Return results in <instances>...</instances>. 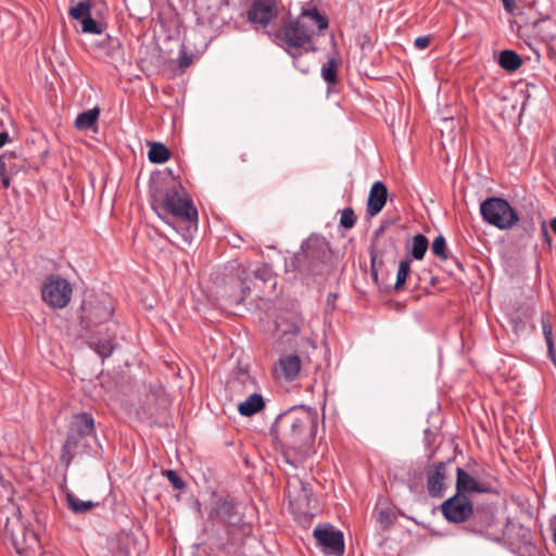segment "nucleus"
<instances>
[{
  "label": "nucleus",
  "instance_id": "1",
  "mask_svg": "<svg viewBox=\"0 0 556 556\" xmlns=\"http://www.w3.org/2000/svg\"><path fill=\"white\" fill-rule=\"evenodd\" d=\"M317 426L313 408L295 406L278 415L270 431L287 464L296 468L313 454Z\"/></svg>",
  "mask_w": 556,
  "mask_h": 556
},
{
  "label": "nucleus",
  "instance_id": "2",
  "mask_svg": "<svg viewBox=\"0 0 556 556\" xmlns=\"http://www.w3.org/2000/svg\"><path fill=\"white\" fill-rule=\"evenodd\" d=\"M306 20L316 25L318 30L328 27L327 17L321 15L316 8L304 10L298 18L286 21L281 28L271 35L274 41L278 46L315 51L313 31L309 29Z\"/></svg>",
  "mask_w": 556,
  "mask_h": 556
},
{
  "label": "nucleus",
  "instance_id": "3",
  "mask_svg": "<svg viewBox=\"0 0 556 556\" xmlns=\"http://www.w3.org/2000/svg\"><path fill=\"white\" fill-rule=\"evenodd\" d=\"M151 198L155 210L161 207L188 223L190 227L197 228L198 210L180 184L166 185L163 181H156L151 187Z\"/></svg>",
  "mask_w": 556,
  "mask_h": 556
},
{
  "label": "nucleus",
  "instance_id": "4",
  "mask_svg": "<svg viewBox=\"0 0 556 556\" xmlns=\"http://www.w3.org/2000/svg\"><path fill=\"white\" fill-rule=\"evenodd\" d=\"M90 439H97L94 419L91 414L73 415L68 424L66 440L61 450V463L67 467L77 454L87 453L90 450Z\"/></svg>",
  "mask_w": 556,
  "mask_h": 556
},
{
  "label": "nucleus",
  "instance_id": "5",
  "mask_svg": "<svg viewBox=\"0 0 556 556\" xmlns=\"http://www.w3.org/2000/svg\"><path fill=\"white\" fill-rule=\"evenodd\" d=\"M482 218L498 229H510L519 220L511 205L502 198H489L480 204Z\"/></svg>",
  "mask_w": 556,
  "mask_h": 556
},
{
  "label": "nucleus",
  "instance_id": "6",
  "mask_svg": "<svg viewBox=\"0 0 556 556\" xmlns=\"http://www.w3.org/2000/svg\"><path fill=\"white\" fill-rule=\"evenodd\" d=\"M72 287L59 276L48 277L41 288V298L52 308H64L71 301Z\"/></svg>",
  "mask_w": 556,
  "mask_h": 556
},
{
  "label": "nucleus",
  "instance_id": "7",
  "mask_svg": "<svg viewBox=\"0 0 556 556\" xmlns=\"http://www.w3.org/2000/svg\"><path fill=\"white\" fill-rule=\"evenodd\" d=\"M286 495L289 500V505L295 514H309L313 496L309 483L303 482L298 477H291L287 482Z\"/></svg>",
  "mask_w": 556,
  "mask_h": 556
},
{
  "label": "nucleus",
  "instance_id": "8",
  "mask_svg": "<svg viewBox=\"0 0 556 556\" xmlns=\"http://www.w3.org/2000/svg\"><path fill=\"white\" fill-rule=\"evenodd\" d=\"M313 535L317 544L326 552L336 556L344 554L343 533L333 526L329 523L319 525L313 530Z\"/></svg>",
  "mask_w": 556,
  "mask_h": 556
},
{
  "label": "nucleus",
  "instance_id": "9",
  "mask_svg": "<svg viewBox=\"0 0 556 556\" xmlns=\"http://www.w3.org/2000/svg\"><path fill=\"white\" fill-rule=\"evenodd\" d=\"M441 510L448 521L460 523L473 515V505L467 495L456 493L443 502Z\"/></svg>",
  "mask_w": 556,
  "mask_h": 556
},
{
  "label": "nucleus",
  "instance_id": "10",
  "mask_svg": "<svg viewBox=\"0 0 556 556\" xmlns=\"http://www.w3.org/2000/svg\"><path fill=\"white\" fill-rule=\"evenodd\" d=\"M207 517L213 522H222L227 526H236L241 521L235 504L226 498H216L211 502Z\"/></svg>",
  "mask_w": 556,
  "mask_h": 556
},
{
  "label": "nucleus",
  "instance_id": "11",
  "mask_svg": "<svg viewBox=\"0 0 556 556\" xmlns=\"http://www.w3.org/2000/svg\"><path fill=\"white\" fill-rule=\"evenodd\" d=\"M456 493L467 495L469 493H491L494 485L491 480L472 477L463 468L456 470Z\"/></svg>",
  "mask_w": 556,
  "mask_h": 556
},
{
  "label": "nucleus",
  "instance_id": "12",
  "mask_svg": "<svg viewBox=\"0 0 556 556\" xmlns=\"http://www.w3.org/2000/svg\"><path fill=\"white\" fill-rule=\"evenodd\" d=\"M277 15L275 0H252L247 11V18L251 24L266 27Z\"/></svg>",
  "mask_w": 556,
  "mask_h": 556
},
{
  "label": "nucleus",
  "instance_id": "13",
  "mask_svg": "<svg viewBox=\"0 0 556 556\" xmlns=\"http://www.w3.org/2000/svg\"><path fill=\"white\" fill-rule=\"evenodd\" d=\"M301 369V359L298 355L281 356L274 367V376L276 379L292 381Z\"/></svg>",
  "mask_w": 556,
  "mask_h": 556
},
{
  "label": "nucleus",
  "instance_id": "14",
  "mask_svg": "<svg viewBox=\"0 0 556 556\" xmlns=\"http://www.w3.org/2000/svg\"><path fill=\"white\" fill-rule=\"evenodd\" d=\"M445 467L446 464L440 462L438 464L432 465L427 472V490L431 496H442V492L444 490L443 481L446 476Z\"/></svg>",
  "mask_w": 556,
  "mask_h": 556
},
{
  "label": "nucleus",
  "instance_id": "15",
  "mask_svg": "<svg viewBox=\"0 0 556 556\" xmlns=\"http://www.w3.org/2000/svg\"><path fill=\"white\" fill-rule=\"evenodd\" d=\"M388 190L382 181H376L370 188L366 212L369 216H375L381 212L386 205Z\"/></svg>",
  "mask_w": 556,
  "mask_h": 556
},
{
  "label": "nucleus",
  "instance_id": "16",
  "mask_svg": "<svg viewBox=\"0 0 556 556\" xmlns=\"http://www.w3.org/2000/svg\"><path fill=\"white\" fill-rule=\"evenodd\" d=\"M23 167V161L14 152L0 155V179L2 186H10V176L16 174Z\"/></svg>",
  "mask_w": 556,
  "mask_h": 556
},
{
  "label": "nucleus",
  "instance_id": "17",
  "mask_svg": "<svg viewBox=\"0 0 556 556\" xmlns=\"http://www.w3.org/2000/svg\"><path fill=\"white\" fill-rule=\"evenodd\" d=\"M85 318L89 324L99 325L111 319L113 315V308L102 302L96 304H88L84 308Z\"/></svg>",
  "mask_w": 556,
  "mask_h": 556
},
{
  "label": "nucleus",
  "instance_id": "18",
  "mask_svg": "<svg viewBox=\"0 0 556 556\" xmlns=\"http://www.w3.org/2000/svg\"><path fill=\"white\" fill-rule=\"evenodd\" d=\"M327 244L325 240L318 239V238H309L305 245H303V253L295 255L291 260V265L294 268H298L300 271H303L304 269L302 266L309 260L314 257H319V255H315L314 248H325Z\"/></svg>",
  "mask_w": 556,
  "mask_h": 556
},
{
  "label": "nucleus",
  "instance_id": "19",
  "mask_svg": "<svg viewBox=\"0 0 556 556\" xmlns=\"http://www.w3.org/2000/svg\"><path fill=\"white\" fill-rule=\"evenodd\" d=\"M100 36V39L91 43L92 51L98 58L112 56L121 47L119 40L103 33Z\"/></svg>",
  "mask_w": 556,
  "mask_h": 556
},
{
  "label": "nucleus",
  "instance_id": "20",
  "mask_svg": "<svg viewBox=\"0 0 556 556\" xmlns=\"http://www.w3.org/2000/svg\"><path fill=\"white\" fill-rule=\"evenodd\" d=\"M473 527L472 531L480 533L484 536H491V529L494 526L495 519L493 514L489 511L473 513Z\"/></svg>",
  "mask_w": 556,
  "mask_h": 556
},
{
  "label": "nucleus",
  "instance_id": "21",
  "mask_svg": "<svg viewBox=\"0 0 556 556\" xmlns=\"http://www.w3.org/2000/svg\"><path fill=\"white\" fill-rule=\"evenodd\" d=\"M99 116L100 109L98 106H94L88 111L78 114L74 125L80 131L92 129L93 126L97 124Z\"/></svg>",
  "mask_w": 556,
  "mask_h": 556
},
{
  "label": "nucleus",
  "instance_id": "22",
  "mask_svg": "<svg viewBox=\"0 0 556 556\" xmlns=\"http://www.w3.org/2000/svg\"><path fill=\"white\" fill-rule=\"evenodd\" d=\"M264 407V400L261 394L253 393L239 404L238 410L242 416H252Z\"/></svg>",
  "mask_w": 556,
  "mask_h": 556
},
{
  "label": "nucleus",
  "instance_id": "23",
  "mask_svg": "<svg viewBox=\"0 0 556 556\" xmlns=\"http://www.w3.org/2000/svg\"><path fill=\"white\" fill-rule=\"evenodd\" d=\"M498 64L502 68L508 72H515L521 66L522 61L519 54L515 51L504 50L500 53Z\"/></svg>",
  "mask_w": 556,
  "mask_h": 556
},
{
  "label": "nucleus",
  "instance_id": "24",
  "mask_svg": "<svg viewBox=\"0 0 556 556\" xmlns=\"http://www.w3.org/2000/svg\"><path fill=\"white\" fill-rule=\"evenodd\" d=\"M66 503L68 508L75 514H85L99 505V503L92 501H81L73 493L66 494Z\"/></svg>",
  "mask_w": 556,
  "mask_h": 556
},
{
  "label": "nucleus",
  "instance_id": "25",
  "mask_svg": "<svg viewBox=\"0 0 556 556\" xmlns=\"http://www.w3.org/2000/svg\"><path fill=\"white\" fill-rule=\"evenodd\" d=\"M4 529H5V532L8 534H10V538H11V541H12V544H13L15 551L18 554L24 553L25 549L28 547L24 529L22 527H18L17 531H15V529L10 528L9 523L5 525Z\"/></svg>",
  "mask_w": 556,
  "mask_h": 556
},
{
  "label": "nucleus",
  "instance_id": "26",
  "mask_svg": "<svg viewBox=\"0 0 556 556\" xmlns=\"http://www.w3.org/2000/svg\"><path fill=\"white\" fill-rule=\"evenodd\" d=\"M542 330L544 334V339L547 345L549 357L555 361V349H554V340H553V329L551 324V315L548 313H543L541 316Z\"/></svg>",
  "mask_w": 556,
  "mask_h": 556
},
{
  "label": "nucleus",
  "instance_id": "27",
  "mask_svg": "<svg viewBox=\"0 0 556 556\" xmlns=\"http://www.w3.org/2000/svg\"><path fill=\"white\" fill-rule=\"evenodd\" d=\"M148 157L151 163L161 164L170 157V152L163 143L152 142L150 143Z\"/></svg>",
  "mask_w": 556,
  "mask_h": 556
},
{
  "label": "nucleus",
  "instance_id": "28",
  "mask_svg": "<svg viewBox=\"0 0 556 556\" xmlns=\"http://www.w3.org/2000/svg\"><path fill=\"white\" fill-rule=\"evenodd\" d=\"M91 3L90 0H71L68 14L74 20H81L90 15Z\"/></svg>",
  "mask_w": 556,
  "mask_h": 556
},
{
  "label": "nucleus",
  "instance_id": "29",
  "mask_svg": "<svg viewBox=\"0 0 556 556\" xmlns=\"http://www.w3.org/2000/svg\"><path fill=\"white\" fill-rule=\"evenodd\" d=\"M113 338H114V334H111L109 338L103 339V340L102 339H91L90 345L102 358H105V357L111 356V354L114 350Z\"/></svg>",
  "mask_w": 556,
  "mask_h": 556
},
{
  "label": "nucleus",
  "instance_id": "30",
  "mask_svg": "<svg viewBox=\"0 0 556 556\" xmlns=\"http://www.w3.org/2000/svg\"><path fill=\"white\" fill-rule=\"evenodd\" d=\"M338 68L339 62L334 58L329 59L321 67L323 79L329 85L337 84Z\"/></svg>",
  "mask_w": 556,
  "mask_h": 556
},
{
  "label": "nucleus",
  "instance_id": "31",
  "mask_svg": "<svg viewBox=\"0 0 556 556\" xmlns=\"http://www.w3.org/2000/svg\"><path fill=\"white\" fill-rule=\"evenodd\" d=\"M428 245H429V242H428V239L426 238V236L420 235V233L416 235L413 238V242H412V250H410L412 256L415 260H422L427 252Z\"/></svg>",
  "mask_w": 556,
  "mask_h": 556
},
{
  "label": "nucleus",
  "instance_id": "32",
  "mask_svg": "<svg viewBox=\"0 0 556 556\" xmlns=\"http://www.w3.org/2000/svg\"><path fill=\"white\" fill-rule=\"evenodd\" d=\"M242 274H243V276L239 277L240 292H239V294L229 295L230 304H237V305L241 304L243 302V300L245 299V296L250 293L249 274H247L245 271H243Z\"/></svg>",
  "mask_w": 556,
  "mask_h": 556
},
{
  "label": "nucleus",
  "instance_id": "33",
  "mask_svg": "<svg viewBox=\"0 0 556 556\" xmlns=\"http://www.w3.org/2000/svg\"><path fill=\"white\" fill-rule=\"evenodd\" d=\"M81 23V31L86 34L102 35L104 27L103 24L96 22L91 14L79 20Z\"/></svg>",
  "mask_w": 556,
  "mask_h": 556
},
{
  "label": "nucleus",
  "instance_id": "34",
  "mask_svg": "<svg viewBox=\"0 0 556 556\" xmlns=\"http://www.w3.org/2000/svg\"><path fill=\"white\" fill-rule=\"evenodd\" d=\"M410 271V261L409 260H403L400 262L397 275H396V281L394 285L395 290L403 289L406 278Z\"/></svg>",
  "mask_w": 556,
  "mask_h": 556
},
{
  "label": "nucleus",
  "instance_id": "35",
  "mask_svg": "<svg viewBox=\"0 0 556 556\" xmlns=\"http://www.w3.org/2000/svg\"><path fill=\"white\" fill-rule=\"evenodd\" d=\"M302 321H294L292 324L278 323L277 328L282 337H287V341H290V337H294L300 333Z\"/></svg>",
  "mask_w": 556,
  "mask_h": 556
},
{
  "label": "nucleus",
  "instance_id": "36",
  "mask_svg": "<svg viewBox=\"0 0 556 556\" xmlns=\"http://www.w3.org/2000/svg\"><path fill=\"white\" fill-rule=\"evenodd\" d=\"M431 251L442 261H446L448 258L446 241L443 236L440 235L433 240Z\"/></svg>",
  "mask_w": 556,
  "mask_h": 556
},
{
  "label": "nucleus",
  "instance_id": "37",
  "mask_svg": "<svg viewBox=\"0 0 556 556\" xmlns=\"http://www.w3.org/2000/svg\"><path fill=\"white\" fill-rule=\"evenodd\" d=\"M356 223V215L352 207H345L341 211L340 225L343 228L350 229Z\"/></svg>",
  "mask_w": 556,
  "mask_h": 556
},
{
  "label": "nucleus",
  "instance_id": "38",
  "mask_svg": "<svg viewBox=\"0 0 556 556\" xmlns=\"http://www.w3.org/2000/svg\"><path fill=\"white\" fill-rule=\"evenodd\" d=\"M165 477L168 479V481L173 484V486L177 490H181L185 488L184 480L177 475L174 470H166Z\"/></svg>",
  "mask_w": 556,
  "mask_h": 556
},
{
  "label": "nucleus",
  "instance_id": "39",
  "mask_svg": "<svg viewBox=\"0 0 556 556\" xmlns=\"http://www.w3.org/2000/svg\"><path fill=\"white\" fill-rule=\"evenodd\" d=\"M370 268L379 270L383 266L382 253L378 252L374 247L370 250Z\"/></svg>",
  "mask_w": 556,
  "mask_h": 556
},
{
  "label": "nucleus",
  "instance_id": "40",
  "mask_svg": "<svg viewBox=\"0 0 556 556\" xmlns=\"http://www.w3.org/2000/svg\"><path fill=\"white\" fill-rule=\"evenodd\" d=\"M377 521L387 528L393 522L392 514L388 509H381L377 515Z\"/></svg>",
  "mask_w": 556,
  "mask_h": 556
},
{
  "label": "nucleus",
  "instance_id": "41",
  "mask_svg": "<svg viewBox=\"0 0 556 556\" xmlns=\"http://www.w3.org/2000/svg\"><path fill=\"white\" fill-rule=\"evenodd\" d=\"M431 42V36H419L415 39V47L419 50H424L429 47Z\"/></svg>",
  "mask_w": 556,
  "mask_h": 556
},
{
  "label": "nucleus",
  "instance_id": "42",
  "mask_svg": "<svg viewBox=\"0 0 556 556\" xmlns=\"http://www.w3.org/2000/svg\"><path fill=\"white\" fill-rule=\"evenodd\" d=\"M286 52L293 59V62H296L298 59L305 52L304 49H293L287 46H281Z\"/></svg>",
  "mask_w": 556,
  "mask_h": 556
},
{
  "label": "nucleus",
  "instance_id": "43",
  "mask_svg": "<svg viewBox=\"0 0 556 556\" xmlns=\"http://www.w3.org/2000/svg\"><path fill=\"white\" fill-rule=\"evenodd\" d=\"M11 484L0 475V494L2 495H11Z\"/></svg>",
  "mask_w": 556,
  "mask_h": 556
},
{
  "label": "nucleus",
  "instance_id": "44",
  "mask_svg": "<svg viewBox=\"0 0 556 556\" xmlns=\"http://www.w3.org/2000/svg\"><path fill=\"white\" fill-rule=\"evenodd\" d=\"M192 63V56L188 55L185 51H181L179 58V66L188 67Z\"/></svg>",
  "mask_w": 556,
  "mask_h": 556
},
{
  "label": "nucleus",
  "instance_id": "45",
  "mask_svg": "<svg viewBox=\"0 0 556 556\" xmlns=\"http://www.w3.org/2000/svg\"><path fill=\"white\" fill-rule=\"evenodd\" d=\"M255 278L263 280L264 282L267 280V276L269 275L267 268L262 267L257 268L253 271Z\"/></svg>",
  "mask_w": 556,
  "mask_h": 556
},
{
  "label": "nucleus",
  "instance_id": "46",
  "mask_svg": "<svg viewBox=\"0 0 556 556\" xmlns=\"http://www.w3.org/2000/svg\"><path fill=\"white\" fill-rule=\"evenodd\" d=\"M541 231H542V236H543V238H544L545 242H546L548 245H551V243H552V237H551V235H549V232H548V230H547V227H546L545 222H542V224H541Z\"/></svg>",
  "mask_w": 556,
  "mask_h": 556
},
{
  "label": "nucleus",
  "instance_id": "47",
  "mask_svg": "<svg viewBox=\"0 0 556 556\" xmlns=\"http://www.w3.org/2000/svg\"><path fill=\"white\" fill-rule=\"evenodd\" d=\"M503 7L508 13H513L515 10V0H502Z\"/></svg>",
  "mask_w": 556,
  "mask_h": 556
},
{
  "label": "nucleus",
  "instance_id": "48",
  "mask_svg": "<svg viewBox=\"0 0 556 556\" xmlns=\"http://www.w3.org/2000/svg\"><path fill=\"white\" fill-rule=\"evenodd\" d=\"M293 65L300 70L303 74H307L309 68L308 66H303V64H300L298 61L296 62H293Z\"/></svg>",
  "mask_w": 556,
  "mask_h": 556
},
{
  "label": "nucleus",
  "instance_id": "49",
  "mask_svg": "<svg viewBox=\"0 0 556 556\" xmlns=\"http://www.w3.org/2000/svg\"><path fill=\"white\" fill-rule=\"evenodd\" d=\"M249 379H250V377L247 372H241V374H239V377L232 381V383L235 384L238 380L244 382L245 380H249Z\"/></svg>",
  "mask_w": 556,
  "mask_h": 556
},
{
  "label": "nucleus",
  "instance_id": "50",
  "mask_svg": "<svg viewBox=\"0 0 556 556\" xmlns=\"http://www.w3.org/2000/svg\"><path fill=\"white\" fill-rule=\"evenodd\" d=\"M9 139V135L7 132H0V148L3 147Z\"/></svg>",
  "mask_w": 556,
  "mask_h": 556
},
{
  "label": "nucleus",
  "instance_id": "51",
  "mask_svg": "<svg viewBox=\"0 0 556 556\" xmlns=\"http://www.w3.org/2000/svg\"><path fill=\"white\" fill-rule=\"evenodd\" d=\"M370 274H371L372 280L377 283L378 282V270L370 268Z\"/></svg>",
  "mask_w": 556,
  "mask_h": 556
},
{
  "label": "nucleus",
  "instance_id": "52",
  "mask_svg": "<svg viewBox=\"0 0 556 556\" xmlns=\"http://www.w3.org/2000/svg\"><path fill=\"white\" fill-rule=\"evenodd\" d=\"M549 226H551L552 230L554 231V233L556 235V217H554L551 220Z\"/></svg>",
  "mask_w": 556,
  "mask_h": 556
},
{
  "label": "nucleus",
  "instance_id": "53",
  "mask_svg": "<svg viewBox=\"0 0 556 556\" xmlns=\"http://www.w3.org/2000/svg\"><path fill=\"white\" fill-rule=\"evenodd\" d=\"M333 299H336V294H329L328 301H333Z\"/></svg>",
  "mask_w": 556,
  "mask_h": 556
},
{
  "label": "nucleus",
  "instance_id": "54",
  "mask_svg": "<svg viewBox=\"0 0 556 556\" xmlns=\"http://www.w3.org/2000/svg\"><path fill=\"white\" fill-rule=\"evenodd\" d=\"M333 299H336V294H329L328 301H333Z\"/></svg>",
  "mask_w": 556,
  "mask_h": 556
},
{
  "label": "nucleus",
  "instance_id": "55",
  "mask_svg": "<svg viewBox=\"0 0 556 556\" xmlns=\"http://www.w3.org/2000/svg\"><path fill=\"white\" fill-rule=\"evenodd\" d=\"M29 538L30 540L36 541L35 534L33 532L29 533Z\"/></svg>",
  "mask_w": 556,
  "mask_h": 556
},
{
  "label": "nucleus",
  "instance_id": "56",
  "mask_svg": "<svg viewBox=\"0 0 556 556\" xmlns=\"http://www.w3.org/2000/svg\"><path fill=\"white\" fill-rule=\"evenodd\" d=\"M382 231H383V228H382V227H381V228H379V229L376 231V236H379V233H380V232H382Z\"/></svg>",
  "mask_w": 556,
  "mask_h": 556
},
{
  "label": "nucleus",
  "instance_id": "57",
  "mask_svg": "<svg viewBox=\"0 0 556 556\" xmlns=\"http://www.w3.org/2000/svg\"><path fill=\"white\" fill-rule=\"evenodd\" d=\"M311 273L313 274V273H314V269H308V270H307V274H311Z\"/></svg>",
  "mask_w": 556,
  "mask_h": 556
}]
</instances>
